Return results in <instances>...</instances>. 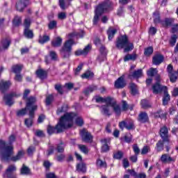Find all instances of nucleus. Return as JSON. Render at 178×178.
Returning a JSON list of instances; mask_svg holds the SVG:
<instances>
[{
	"mask_svg": "<svg viewBox=\"0 0 178 178\" xmlns=\"http://www.w3.org/2000/svg\"><path fill=\"white\" fill-rule=\"evenodd\" d=\"M73 120L76 126L81 127L84 124L83 117L76 113H67L60 118V122L58 124V132L67 129H70L73 126Z\"/></svg>",
	"mask_w": 178,
	"mask_h": 178,
	"instance_id": "1",
	"label": "nucleus"
},
{
	"mask_svg": "<svg viewBox=\"0 0 178 178\" xmlns=\"http://www.w3.org/2000/svg\"><path fill=\"white\" fill-rule=\"evenodd\" d=\"M0 148L1 159L2 161H9L10 159L13 162H16L20 161L24 155V151L20 150L16 156L11 157L13 155V147L7 146L6 142L4 140H0Z\"/></svg>",
	"mask_w": 178,
	"mask_h": 178,
	"instance_id": "2",
	"label": "nucleus"
},
{
	"mask_svg": "<svg viewBox=\"0 0 178 178\" xmlns=\"http://www.w3.org/2000/svg\"><path fill=\"white\" fill-rule=\"evenodd\" d=\"M70 40H67L63 47L60 49V55L65 59H67V58H70V55L72 54V47L73 45H76V42L72 40L73 37H79L80 38H83L84 37V32L81 31V35L76 32H72L68 35Z\"/></svg>",
	"mask_w": 178,
	"mask_h": 178,
	"instance_id": "3",
	"label": "nucleus"
},
{
	"mask_svg": "<svg viewBox=\"0 0 178 178\" xmlns=\"http://www.w3.org/2000/svg\"><path fill=\"white\" fill-rule=\"evenodd\" d=\"M115 47L118 49H124V52H130V51L134 49V45L129 41V38L126 35H121L117 38Z\"/></svg>",
	"mask_w": 178,
	"mask_h": 178,
	"instance_id": "4",
	"label": "nucleus"
},
{
	"mask_svg": "<svg viewBox=\"0 0 178 178\" xmlns=\"http://www.w3.org/2000/svg\"><path fill=\"white\" fill-rule=\"evenodd\" d=\"M111 3H103L96 8L95 12V16L93 18V24H97L98 21L99 20V16L102 15L104 12H106L109 8H111Z\"/></svg>",
	"mask_w": 178,
	"mask_h": 178,
	"instance_id": "5",
	"label": "nucleus"
},
{
	"mask_svg": "<svg viewBox=\"0 0 178 178\" xmlns=\"http://www.w3.org/2000/svg\"><path fill=\"white\" fill-rule=\"evenodd\" d=\"M119 127L121 130H124V128L127 130H134L136 127L134 126V122L133 120H123L119 123Z\"/></svg>",
	"mask_w": 178,
	"mask_h": 178,
	"instance_id": "6",
	"label": "nucleus"
},
{
	"mask_svg": "<svg viewBox=\"0 0 178 178\" xmlns=\"http://www.w3.org/2000/svg\"><path fill=\"white\" fill-rule=\"evenodd\" d=\"M17 97H20V95L15 92H11L9 95H6L3 97L6 104L8 106H12V105H13V98H17Z\"/></svg>",
	"mask_w": 178,
	"mask_h": 178,
	"instance_id": "7",
	"label": "nucleus"
},
{
	"mask_svg": "<svg viewBox=\"0 0 178 178\" xmlns=\"http://www.w3.org/2000/svg\"><path fill=\"white\" fill-rule=\"evenodd\" d=\"M160 161L162 163H173L176 162V158L170 156L169 154H163L161 155Z\"/></svg>",
	"mask_w": 178,
	"mask_h": 178,
	"instance_id": "8",
	"label": "nucleus"
},
{
	"mask_svg": "<svg viewBox=\"0 0 178 178\" xmlns=\"http://www.w3.org/2000/svg\"><path fill=\"white\" fill-rule=\"evenodd\" d=\"M81 136L83 141L85 143H92V135L87 130L83 129L81 131Z\"/></svg>",
	"mask_w": 178,
	"mask_h": 178,
	"instance_id": "9",
	"label": "nucleus"
},
{
	"mask_svg": "<svg viewBox=\"0 0 178 178\" xmlns=\"http://www.w3.org/2000/svg\"><path fill=\"white\" fill-rule=\"evenodd\" d=\"M37 106H32V108L29 110V118L25 120V124L27 127H31L33 125V118H34V111H36Z\"/></svg>",
	"mask_w": 178,
	"mask_h": 178,
	"instance_id": "10",
	"label": "nucleus"
},
{
	"mask_svg": "<svg viewBox=\"0 0 178 178\" xmlns=\"http://www.w3.org/2000/svg\"><path fill=\"white\" fill-rule=\"evenodd\" d=\"M152 90L154 94H159V92H162V91L164 92V91L168 90V88H166V86H161L159 81H157V82L153 85Z\"/></svg>",
	"mask_w": 178,
	"mask_h": 178,
	"instance_id": "11",
	"label": "nucleus"
},
{
	"mask_svg": "<svg viewBox=\"0 0 178 178\" xmlns=\"http://www.w3.org/2000/svg\"><path fill=\"white\" fill-rule=\"evenodd\" d=\"M60 123V118L59 122H58V124L56 125L55 127L49 125L47 127V133L48 134L51 135V134H54V133H56V134H59V133H62L63 131H65V129H63L62 131H59V124Z\"/></svg>",
	"mask_w": 178,
	"mask_h": 178,
	"instance_id": "12",
	"label": "nucleus"
},
{
	"mask_svg": "<svg viewBox=\"0 0 178 178\" xmlns=\"http://www.w3.org/2000/svg\"><path fill=\"white\" fill-rule=\"evenodd\" d=\"M160 136L163 141L169 143V130L168 127L164 126L160 129Z\"/></svg>",
	"mask_w": 178,
	"mask_h": 178,
	"instance_id": "13",
	"label": "nucleus"
},
{
	"mask_svg": "<svg viewBox=\"0 0 178 178\" xmlns=\"http://www.w3.org/2000/svg\"><path fill=\"white\" fill-rule=\"evenodd\" d=\"M29 5V0H19L16 4V9L18 12H23Z\"/></svg>",
	"mask_w": 178,
	"mask_h": 178,
	"instance_id": "14",
	"label": "nucleus"
},
{
	"mask_svg": "<svg viewBox=\"0 0 178 178\" xmlns=\"http://www.w3.org/2000/svg\"><path fill=\"white\" fill-rule=\"evenodd\" d=\"M12 86V83L9 81H4L1 80L0 81V91L1 92H6L8 91V89L10 88Z\"/></svg>",
	"mask_w": 178,
	"mask_h": 178,
	"instance_id": "15",
	"label": "nucleus"
},
{
	"mask_svg": "<svg viewBox=\"0 0 178 178\" xmlns=\"http://www.w3.org/2000/svg\"><path fill=\"white\" fill-rule=\"evenodd\" d=\"M108 105L113 108L114 112L115 114H117L118 116L120 115L122 110L120 109V106L116 104V101L113 99V98L111 99V101H110V103H108Z\"/></svg>",
	"mask_w": 178,
	"mask_h": 178,
	"instance_id": "16",
	"label": "nucleus"
},
{
	"mask_svg": "<svg viewBox=\"0 0 178 178\" xmlns=\"http://www.w3.org/2000/svg\"><path fill=\"white\" fill-rule=\"evenodd\" d=\"M115 88H124L126 87V81L124 77L120 76L115 81Z\"/></svg>",
	"mask_w": 178,
	"mask_h": 178,
	"instance_id": "17",
	"label": "nucleus"
},
{
	"mask_svg": "<svg viewBox=\"0 0 178 178\" xmlns=\"http://www.w3.org/2000/svg\"><path fill=\"white\" fill-rule=\"evenodd\" d=\"M91 49V45L88 44L83 50L78 49L74 52L76 56H80V55H87Z\"/></svg>",
	"mask_w": 178,
	"mask_h": 178,
	"instance_id": "18",
	"label": "nucleus"
},
{
	"mask_svg": "<svg viewBox=\"0 0 178 178\" xmlns=\"http://www.w3.org/2000/svg\"><path fill=\"white\" fill-rule=\"evenodd\" d=\"M13 172H16V166L13 165H9L4 174V177H10L11 176L15 175L16 174L13 173Z\"/></svg>",
	"mask_w": 178,
	"mask_h": 178,
	"instance_id": "19",
	"label": "nucleus"
},
{
	"mask_svg": "<svg viewBox=\"0 0 178 178\" xmlns=\"http://www.w3.org/2000/svg\"><path fill=\"white\" fill-rule=\"evenodd\" d=\"M111 100H112V97H104V98L99 96L95 97V101L96 102H97V104H99V102H102V103L105 102V104H106L107 105H109V104H111Z\"/></svg>",
	"mask_w": 178,
	"mask_h": 178,
	"instance_id": "20",
	"label": "nucleus"
},
{
	"mask_svg": "<svg viewBox=\"0 0 178 178\" xmlns=\"http://www.w3.org/2000/svg\"><path fill=\"white\" fill-rule=\"evenodd\" d=\"M162 62H163V56L161 54H156L154 57H153V65H156V66L161 65V63H162Z\"/></svg>",
	"mask_w": 178,
	"mask_h": 178,
	"instance_id": "21",
	"label": "nucleus"
},
{
	"mask_svg": "<svg viewBox=\"0 0 178 178\" xmlns=\"http://www.w3.org/2000/svg\"><path fill=\"white\" fill-rule=\"evenodd\" d=\"M173 23H175V19L173 18H165L161 21L163 27H171V26H173Z\"/></svg>",
	"mask_w": 178,
	"mask_h": 178,
	"instance_id": "22",
	"label": "nucleus"
},
{
	"mask_svg": "<svg viewBox=\"0 0 178 178\" xmlns=\"http://www.w3.org/2000/svg\"><path fill=\"white\" fill-rule=\"evenodd\" d=\"M10 45V40L8 38L3 39L1 41V47H0V52H2L4 49H8Z\"/></svg>",
	"mask_w": 178,
	"mask_h": 178,
	"instance_id": "23",
	"label": "nucleus"
},
{
	"mask_svg": "<svg viewBox=\"0 0 178 178\" xmlns=\"http://www.w3.org/2000/svg\"><path fill=\"white\" fill-rule=\"evenodd\" d=\"M138 120L140 122V123H147L149 120L148 114L145 112L140 113L139 114Z\"/></svg>",
	"mask_w": 178,
	"mask_h": 178,
	"instance_id": "24",
	"label": "nucleus"
},
{
	"mask_svg": "<svg viewBox=\"0 0 178 178\" xmlns=\"http://www.w3.org/2000/svg\"><path fill=\"white\" fill-rule=\"evenodd\" d=\"M26 101V108L28 109H30V108H33V105H34V104H35V101H37V99H35V97L31 96L27 98Z\"/></svg>",
	"mask_w": 178,
	"mask_h": 178,
	"instance_id": "25",
	"label": "nucleus"
},
{
	"mask_svg": "<svg viewBox=\"0 0 178 178\" xmlns=\"http://www.w3.org/2000/svg\"><path fill=\"white\" fill-rule=\"evenodd\" d=\"M72 0H59V5L61 9L63 10H65V9H67L69 6H70V1Z\"/></svg>",
	"mask_w": 178,
	"mask_h": 178,
	"instance_id": "26",
	"label": "nucleus"
},
{
	"mask_svg": "<svg viewBox=\"0 0 178 178\" xmlns=\"http://www.w3.org/2000/svg\"><path fill=\"white\" fill-rule=\"evenodd\" d=\"M164 143L167 142L163 140V139L160 140L156 143L155 149L157 151V152H161V151H163Z\"/></svg>",
	"mask_w": 178,
	"mask_h": 178,
	"instance_id": "27",
	"label": "nucleus"
},
{
	"mask_svg": "<svg viewBox=\"0 0 178 178\" xmlns=\"http://www.w3.org/2000/svg\"><path fill=\"white\" fill-rule=\"evenodd\" d=\"M130 76L134 79H140L143 76V70L139 69V70H135L132 73H131Z\"/></svg>",
	"mask_w": 178,
	"mask_h": 178,
	"instance_id": "28",
	"label": "nucleus"
},
{
	"mask_svg": "<svg viewBox=\"0 0 178 178\" xmlns=\"http://www.w3.org/2000/svg\"><path fill=\"white\" fill-rule=\"evenodd\" d=\"M51 45L54 48H58L62 45V39L60 37H57L51 41Z\"/></svg>",
	"mask_w": 178,
	"mask_h": 178,
	"instance_id": "29",
	"label": "nucleus"
},
{
	"mask_svg": "<svg viewBox=\"0 0 178 178\" xmlns=\"http://www.w3.org/2000/svg\"><path fill=\"white\" fill-rule=\"evenodd\" d=\"M109 106H111V104L103 105L101 106V111L103 115H105L106 116H111V113H109Z\"/></svg>",
	"mask_w": 178,
	"mask_h": 178,
	"instance_id": "30",
	"label": "nucleus"
},
{
	"mask_svg": "<svg viewBox=\"0 0 178 178\" xmlns=\"http://www.w3.org/2000/svg\"><path fill=\"white\" fill-rule=\"evenodd\" d=\"M76 170L78 172H81L82 173H86L87 172V167L86 166V163H79L76 165Z\"/></svg>",
	"mask_w": 178,
	"mask_h": 178,
	"instance_id": "31",
	"label": "nucleus"
},
{
	"mask_svg": "<svg viewBox=\"0 0 178 178\" xmlns=\"http://www.w3.org/2000/svg\"><path fill=\"white\" fill-rule=\"evenodd\" d=\"M96 165L97 168H99L100 169H102L104 168V169H106L108 168V165L106 164V161L101 160V159H98L96 161Z\"/></svg>",
	"mask_w": 178,
	"mask_h": 178,
	"instance_id": "32",
	"label": "nucleus"
},
{
	"mask_svg": "<svg viewBox=\"0 0 178 178\" xmlns=\"http://www.w3.org/2000/svg\"><path fill=\"white\" fill-rule=\"evenodd\" d=\"M36 75L41 80H44V79H47V72L43 70H38L36 71Z\"/></svg>",
	"mask_w": 178,
	"mask_h": 178,
	"instance_id": "33",
	"label": "nucleus"
},
{
	"mask_svg": "<svg viewBox=\"0 0 178 178\" xmlns=\"http://www.w3.org/2000/svg\"><path fill=\"white\" fill-rule=\"evenodd\" d=\"M169 101H170V95L168 93V89L164 90V95L163 97V105H168L169 104Z\"/></svg>",
	"mask_w": 178,
	"mask_h": 178,
	"instance_id": "34",
	"label": "nucleus"
},
{
	"mask_svg": "<svg viewBox=\"0 0 178 178\" xmlns=\"http://www.w3.org/2000/svg\"><path fill=\"white\" fill-rule=\"evenodd\" d=\"M118 31L115 29H109L108 31H107V35H108V38L109 40V41H111L113 37H115V35L116 34V32Z\"/></svg>",
	"mask_w": 178,
	"mask_h": 178,
	"instance_id": "35",
	"label": "nucleus"
},
{
	"mask_svg": "<svg viewBox=\"0 0 178 178\" xmlns=\"http://www.w3.org/2000/svg\"><path fill=\"white\" fill-rule=\"evenodd\" d=\"M129 88L131 90V94L132 95H136V94H138V90H137V85L135 83H130Z\"/></svg>",
	"mask_w": 178,
	"mask_h": 178,
	"instance_id": "36",
	"label": "nucleus"
},
{
	"mask_svg": "<svg viewBox=\"0 0 178 178\" xmlns=\"http://www.w3.org/2000/svg\"><path fill=\"white\" fill-rule=\"evenodd\" d=\"M22 69V65H15L12 67V71L13 72V73H15V74H17V73H20Z\"/></svg>",
	"mask_w": 178,
	"mask_h": 178,
	"instance_id": "37",
	"label": "nucleus"
},
{
	"mask_svg": "<svg viewBox=\"0 0 178 178\" xmlns=\"http://www.w3.org/2000/svg\"><path fill=\"white\" fill-rule=\"evenodd\" d=\"M136 59H137V55L136 54H127L124 56V61L136 60Z\"/></svg>",
	"mask_w": 178,
	"mask_h": 178,
	"instance_id": "38",
	"label": "nucleus"
},
{
	"mask_svg": "<svg viewBox=\"0 0 178 178\" xmlns=\"http://www.w3.org/2000/svg\"><path fill=\"white\" fill-rule=\"evenodd\" d=\"M154 23L158 24V23H162L161 21V17L159 16V12L156 11L153 13Z\"/></svg>",
	"mask_w": 178,
	"mask_h": 178,
	"instance_id": "39",
	"label": "nucleus"
},
{
	"mask_svg": "<svg viewBox=\"0 0 178 178\" xmlns=\"http://www.w3.org/2000/svg\"><path fill=\"white\" fill-rule=\"evenodd\" d=\"M24 35L26 37V38L31 39L33 37H34V34L33 33V31L27 29H24Z\"/></svg>",
	"mask_w": 178,
	"mask_h": 178,
	"instance_id": "40",
	"label": "nucleus"
},
{
	"mask_svg": "<svg viewBox=\"0 0 178 178\" xmlns=\"http://www.w3.org/2000/svg\"><path fill=\"white\" fill-rule=\"evenodd\" d=\"M93 91H97V86H90L84 90L83 92L85 95H88L89 94H91V92H93Z\"/></svg>",
	"mask_w": 178,
	"mask_h": 178,
	"instance_id": "41",
	"label": "nucleus"
},
{
	"mask_svg": "<svg viewBox=\"0 0 178 178\" xmlns=\"http://www.w3.org/2000/svg\"><path fill=\"white\" fill-rule=\"evenodd\" d=\"M168 77L170 78V81H171V83H176V81H177V72H175L168 74Z\"/></svg>",
	"mask_w": 178,
	"mask_h": 178,
	"instance_id": "42",
	"label": "nucleus"
},
{
	"mask_svg": "<svg viewBox=\"0 0 178 178\" xmlns=\"http://www.w3.org/2000/svg\"><path fill=\"white\" fill-rule=\"evenodd\" d=\"M101 142L104 144L102 147V152H108L109 151V146L106 143V139H102Z\"/></svg>",
	"mask_w": 178,
	"mask_h": 178,
	"instance_id": "43",
	"label": "nucleus"
},
{
	"mask_svg": "<svg viewBox=\"0 0 178 178\" xmlns=\"http://www.w3.org/2000/svg\"><path fill=\"white\" fill-rule=\"evenodd\" d=\"M49 56L51 60H54V62L58 60V54H56L54 51H50L49 52Z\"/></svg>",
	"mask_w": 178,
	"mask_h": 178,
	"instance_id": "44",
	"label": "nucleus"
},
{
	"mask_svg": "<svg viewBox=\"0 0 178 178\" xmlns=\"http://www.w3.org/2000/svg\"><path fill=\"white\" fill-rule=\"evenodd\" d=\"M55 90L60 94V95H63V86L62 85L57 83L54 86Z\"/></svg>",
	"mask_w": 178,
	"mask_h": 178,
	"instance_id": "45",
	"label": "nucleus"
},
{
	"mask_svg": "<svg viewBox=\"0 0 178 178\" xmlns=\"http://www.w3.org/2000/svg\"><path fill=\"white\" fill-rule=\"evenodd\" d=\"M141 105L143 109H148V108H151V103L147 99H143L141 101Z\"/></svg>",
	"mask_w": 178,
	"mask_h": 178,
	"instance_id": "46",
	"label": "nucleus"
},
{
	"mask_svg": "<svg viewBox=\"0 0 178 178\" xmlns=\"http://www.w3.org/2000/svg\"><path fill=\"white\" fill-rule=\"evenodd\" d=\"M94 77V73L91 71H87L81 75L82 79H92Z\"/></svg>",
	"mask_w": 178,
	"mask_h": 178,
	"instance_id": "47",
	"label": "nucleus"
},
{
	"mask_svg": "<svg viewBox=\"0 0 178 178\" xmlns=\"http://www.w3.org/2000/svg\"><path fill=\"white\" fill-rule=\"evenodd\" d=\"M158 73V70H156V68H150L148 71H147V76H149V77H154V76H155V74H156Z\"/></svg>",
	"mask_w": 178,
	"mask_h": 178,
	"instance_id": "48",
	"label": "nucleus"
},
{
	"mask_svg": "<svg viewBox=\"0 0 178 178\" xmlns=\"http://www.w3.org/2000/svg\"><path fill=\"white\" fill-rule=\"evenodd\" d=\"M67 111V105L63 104L60 108H58L56 113L57 115H60V113H63V112Z\"/></svg>",
	"mask_w": 178,
	"mask_h": 178,
	"instance_id": "49",
	"label": "nucleus"
},
{
	"mask_svg": "<svg viewBox=\"0 0 178 178\" xmlns=\"http://www.w3.org/2000/svg\"><path fill=\"white\" fill-rule=\"evenodd\" d=\"M56 151L60 154L65 152V144L63 143H60L57 145Z\"/></svg>",
	"mask_w": 178,
	"mask_h": 178,
	"instance_id": "50",
	"label": "nucleus"
},
{
	"mask_svg": "<svg viewBox=\"0 0 178 178\" xmlns=\"http://www.w3.org/2000/svg\"><path fill=\"white\" fill-rule=\"evenodd\" d=\"M153 52H154V48H152V47H149L145 49L144 54L145 56H150L151 55H152Z\"/></svg>",
	"mask_w": 178,
	"mask_h": 178,
	"instance_id": "51",
	"label": "nucleus"
},
{
	"mask_svg": "<svg viewBox=\"0 0 178 178\" xmlns=\"http://www.w3.org/2000/svg\"><path fill=\"white\" fill-rule=\"evenodd\" d=\"M45 102H46V105L47 106H49V105H51V104H52V102H54V95H49L47 96Z\"/></svg>",
	"mask_w": 178,
	"mask_h": 178,
	"instance_id": "52",
	"label": "nucleus"
},
{
	"mask_svg": "<svg viewBox=\"0 0 178 178\" xmlns=\"http://www.w3.org/2000/svg\"><path fill=\"white\" fill-rule=\"evenodd\" d=\"M13 23L14 26H20V24H22V17L16 16L14 18Z\"/></svg>",
	"mask_w": 178,
	"mask_h": 178,
	"instance_id": "53",
	"label": "nucleus"
},
{
	"mask_svg": "<svg viewBox=\"0 0 178 178\" xmlns=\"http://www.w3.org/2000/svg\"><path fill=\"white\" fill-rule=\"evenodd\" d=\"M27 109H28L29 111H31V109L28 108L27 107H26L25 108H22V109L18 111L17 112V116H24V115H26V114L27 113Z\"/></svg>",
	"mask_w": 178,
	"mask_h": 178,
	"instance_id": "54",
	"label": "nucleus"
},
{
	"mask_svg": "<svg viewBox=\"0 0 178 178\" xmlns=\"http://www.w3.org/2000/svg\"><path fill=\"white\" fill-rule=\"evenodd\" d=\"M49 41V35H43V37H40L39 42L40 44H45V42H48Z\"/></svg>",
	"mask_w": 178,
	"mask_h": 178,
	"instance_id": "55",
	"label": "nucleus"
},
{
	"mask_svg": "<svg viewBox=\"0 0 178 178\" xmlns=\"http://www.w3.org/2000/svg\"><path fill=\"white\" fill-rule=\"evenodd\" d=\"M177 35H172L171 36V38L170 40V44L171 47H175V45L176 44V41H177Z\"/></svg>",
	"mask_w": 178,
	"mask_h": 178,
	"instance_id": "56",
	"label": "nucleus"
},
{
	"mask_svg": "<svg viewBox=\"0 0 178 178\" xmlns=\"http://www.w3.org/2000/svg\"><path fill=\"white\" fill-rule=\"evenodd\" d=\"M31 24V19L29 17L26 18L24 22V29H29Z\"/></svg>",
	"mask_w": 178,
	"mask_h": 178,
	"instance_id": "57",
	"label": "nucleus"
},
{
	"mask_svg": "<svg viewBox=\"0 0 178 178\" xmlns=\"http://www.w3.org/2000/svg\"><path fill=\"white\" fill-rule=\"evenodd\" d=\"M29 173H30V169L23 164L22 168H21V175H29Z\"/></svg>",
	"mask_w": 178,
	"mask_h": 178,
	"instance_id": "58",
	"label": "nucleus"
},
{
	"mask_svg": "<svg viewBox=\"0 0 178 178\" xmlns=\"http://www.w3.org/2000/svg\"><path fill=\"white\" fill-rule=\"evenodd\" d=\"M114 159H122L123 158V152L122 151H118L115 153H113Z\"/></svg>",
	"mask_w": 178,
	"mask_h": 178,
	"instance_id": "59",
	"label": "nucleus"
},
{
	"mask_svg": "<svg viewBox=\"0 0 178 178\" xmlns=\"http://www.w3.org/2000/svg\"><path fill=\"white\" fill-rule=\"evenodd\" d=\"M78 147L80 149V151L83 154H88V147L84 145H79Z\"/></svg>",
	"mask_w": 178,
	"mask_h": 178,
	"instance_id": "60",
	"label": "nucleus"
},
{
	"mask_svg": "<svg viewBox=\"0 0 178 178\" xmlns=\"http://www.w3.org/2000/svg\"><path fill=\"white\" fill-rule=\"evenodd\" d=\"M149 151H151V147H149V146H144L141 150V154L146 155Z\"/></svg>",
	"mask_w": 178,
	"mask_h": 178,
	"instance_id": "61",
	"label": "nucleus"
},
{
	"mask_svg": "<svg viewBox=\"0 0 178 178\" xmlns=\"http://www.w3.org/2000/svg\"><path fill=\"white\" fill-rule=\"evenodd\" d=\"M132 138L133 136H131L130 134H128L124 136V140L125 143H128V144H129V143H131Z\"/></svg>",
	"mask_w": 178,
	"mask_h": 178,
	"instance_id": "62",
	"label": "nucleus"
},
{
	"mask_svg": "<svg viewBox=\"0 0 178 178\" xmlns=\"http://www.w3.org/2000/svg\"><path fill=\"white\" fill-rule=\"evenodd\" d=\"M132 148L134 149L135 155H140V147H138V145L137 144L133 145Z\"/></svg>",
	"mask_w": 178,
	"mask_h": 178,
	"instance_id": "63",
	"label": "nucleus"
},
{
	"mask_svg": "<svg viewBox=\"0 0 178 178\" xmlns=\"http://www.w3.org/2000/svg\"><path fill=\"white\" fill-rule=\"evenodd\" d=\"M56 24H57L56 21H51L48 25L49 30H54V29L56 27Z\"/></svg>",
	"mask_w": 178,
	"mask_h": 178,
	"instance_id": "64",
	"label": "nucleus"
}]
</instances>
